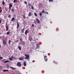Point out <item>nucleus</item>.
Here are the masks:
<instances>
[{
  "instance_id": "nucleus-1",
  "label": "nucleus",
  "mask_w": 74,
  "mask_h": 74,
  "mask_svg": "<svg viewBox=\"0 0 74 74\" xmlns=\"http://www.w3.org/2000/svg\"><path fill=\"white\" fill-rule=\"evenodd\" d=\"M25 56H26V58H25V59H27L28 61L30 60V58H29V55H27V54H25Z\"/></svg>"
},
{
  "instance_id": "nucleus-2",
  "label": "nucleus",
  "mask_w": 74,
  "mask_h": 74,
  "mask_svg": "<svg viewBox=\"0 0 74 74\" xmlns=\"http://www.w3.org/2000/svg\"><path fill=\"white\" fill-rule=\"evenodd\" d=\"M17 66L18 67H21V64L20 62H18L17 64Z\"/></svg>"
},
{
  "instance_id": "nucleus-3",
  "label": "nucleus",
  "mask_w": 74,
  "mask_h": 74,
  "mask_svg": "<svg viewBox=\"0 0 74 74\" xmlns=\"http://www.w3.org/2000/svg\"><path fill=\"white\" fill-rule=\"evenodd\" d=\"M36 20L38 24L40 23V21H39V20L38 18H36Z\"/></svg>"
},
{
  "instance_id": "nucleus-4",
  "label": "nucleus",
  "mask_w": 74,
  "mask_h": 74,
  "mask_svg": "<svg viewBox=\"0 0 74 74\" xmlns=\"http://www.w3.org/2000/svg\"><path fill=\"white\" fill-rule=\"evenodd\" d=\"M44 58L45 61L47 62V60H48V59H47V56H45Z\"/></svg>"
},
{
  "instance_id": "nucleus-5",
  "label": "nucleus",
  "mask_w": 74,
  "mask_h": 74,
  "mask_svg": "<svg viewBox=\"0 0 74 74\" xmlns=\"http://www.w3.org/2000/svg\"><path fill=\"white\" fill-rule=\"evenodd\" d=\"M29 40L30 41L32 40V36H30L29 37Z\"/></svg>"
},
{
  "instance_id": "nucleus-6",
  "label": "nucleus",
  "mask_w": 74,
  "mask_h": 74,
  "mask_svg": "<svg viewBox=\"0 0 74 74\" xmlns=\"http://www.w3.org/2000/svg\"><path fill=\"white\" fill-rule=\"evenodd\" d=\"M17 29H18V28H19V23H18V22H17Z\"/></svg>"
},
{
  "instance_id": "nucleus-7",
  "label": "nucleus",
  "mask_w": 74,
  "mask_h": 74,
  "mask_svg": "<svg viewBox=\"0 0 74 74\" xmlns=\"http://www.w3.org/2000/svg\"><path fill=\"white\" fill-rule=\"evenodd\" d=\"M8 62H10V61L7 60H5L3 62L4 63H8Z\"/></svg>"
},
{
  "instance_id": "nucleus-8",
  "label": "nucleus",
  "mask_w": 74,
  "mask_h": 74,
  "mask_svg": "<svg viewBox=\"0 0 74 74\" xmlns=\"http://www.w3.org/2000/svg\"><path fill=\"white\" fill-rule=\"evenodd\" d=\"M36 47H37L36 48V49H37V48H39V45H38V44H36Z\"/></svg>"
},
{
  "instance_id": "nucleus-9",
  "label": "nucleus",
  "mask_w": 74,
  "mask_h": 74,
  "mask_svg": "<svg viewBox=\"0 0 74 74\" xmlns=\"http://www.w3.org/2000/svg\"><path fill=\"white\" fill-rule=\"evenodd\" d=\"M9 70H8L4 69L2 71L3 72H5V71H8Z\"/></svg>"
},
{
  "instance_id": "nucleus-10",
  "label": "nucleus",
  "mask_w": 74,
  "mask_h": 74,
  "mask_svg": "<svg viewBox=\"0 0 74 74\" xmlns=\"http://www.w3.org/2000/svg\"><path fill=\"white\" fill-rule=\"evenodd\" d=\"M9 7L11 8L12 7V5L11 3H10L9 4Z\"/></svg>"
},
{
  "instance_id": "nucleus-11",
  "label": "nucleus",
  "mask_w": 74,
  "mask_h": 74,
  "mask_svg": "<svg viewBox=\"0 0 74 74\" xmlns=\"http://www.w3.org/2000/svg\"><path fill=\"white\" fill-rule=\"evenodd\" d=\"M27 32H28V30H26L25 32V34L26 35L27 34Z\"/></svg>"
},
{
  "instance_id": "nucleus-12",
  "label": "nucleus",
  "mask_w": 74,
  "mask_h": 74,
  "mask_svg": "<svg viewBox=\"0 0 74 74\" xmlns=\"http://www.w3.org/2000/svg\"><path fill=\"white\" fill-rule=\"evenodd\" d=\"M26 62H24V66H26Z\"/></svg>"
},
{
  "instance_id": "nucleus-13",
  "label": "nucleus",
  "mask_w": 74,
  "mask_h": 74,
  "mask_svg": "<svg viewBox=\"0 0 74 74\" xmlns=\"http://www.w3.org/2000/svg\"><path fill=\"white\" fill-rule=\"evenodd\" d=\"M3 45H6V42H5V41H4V40H3Z\"/></svg>"
},
{
  "instance_id": "nucleus-14",
  "label": "nucleus",
  "mask_w": 74,
  "mask_h": 74,
  "mask_svg": "<svg viewBox=\"0 0 74 74\" xmlns=\"http://www.w3.org/2000/svg\"><path fill=\"white\" fill-rule=\"evenodd\" d=\"M28 16H32L31 13L30 12H29V14H28Z\"/></svg>"
},
{
  "instance_id": "nucleus-15",
  "label": "nucleus",
  "mask_w": 74,
  "mask_h": 74,
  "mask_svg": "<svg viewBox=\"0 0 74 74\" xmlns=\"http://www.w3.org/2000/svg\"><path fill=\"white\" fill-rule=\"evenodd\" d=\"M24 59L23 58H19V60H22Z\"/></svg>"
},
{
  "instance_id": "nucleus-16",
  "label": "nucleus",
  "mask_w": 74,
  "mask_h": 74,
  "mask_svg": "<svg viewBox=\"0 0 74 74\" xmlns=\"http://www.w3.org/2000/svg\"><path fill=\"white\" fill-rule=\"evenodd\" d=\"M25 30V28H23L21 30L22 33H24V31Z\"/></svg>"
},
{
  "instance_id": "nucleus-17",
  "label": "nucleus",
  "mask_w": 74,
  "mask_h": 74,
  "mask_svg": "<svg viewBox=\"0 0 74 74\" xmlns=\"http://www.w3.org/2000/svg\"><path fill=\"white\" fill-rule=\"evenodd\" d=\"M18 49L19 50H20V51L22 50V49H21V47L20 46H18Z\"/></svg>"
},
{
  "instance_id": "nucleus-18",
  "label": "nucleus",
  "mask_w": 74,
  "mask_h": 74,
  "mask_svg": "<svg viewBox=\"0 0 74 74\" xmlns=\"http://www.w3.org/2000/svg\"><path fill=\"white\" fill-rule=\"evenodd\" d=\"M39 16H42V12H41L39 14Z\"/></svg>"
},
{
  "instance_id": "nucleus-19",
  "label": "nucleus",
  "mask_w": 74,
  "mask_h": 74,
  "mask_svg": "<svg viewBox=\"0 0 74 74\" xmlns=\"http://www.w3.org/2000/svg\"><path fill=\"white\" fill-rule=\"evenodd\" d=\"M14 20V17H13L11 19L12 21H13Z\"/></svg>"
},
{
  "instance_id": "nucleus-20",
  "label": "nucleus",
  "mask_w": 74,
  "mask_h": 74,
  "mask_svg": "<svg viewBox=\"0 0 74 74\" xmlns=\"http://www.w3.org/2000/svg\"><path fill=\"white\" fill-rule=\"evenodd\" d=\"M11 11L12 12H14V9L12 8L11 10Z\"/></svg>"
},
{
  "instance_id": "nucleus-21",
  "label": "nucleus",
  "mask_w": 74,
  "mask_h": 74,
  "mask_svg": "<svg viewBox=\"0 0 74 74\" xmlns=\"http://www.w3.org/2000/svg\"><path fill=\"white\" fill-rule=\"evenodd\" d=\"M34 14L35 16H37V14H36V13H34Z\"/></svg>"
},
{
  "instance_id": "nucleus-22",
  "label": "nucleus",
  "mask_w": 74,
  "mask_h": 74,
  "mask_svg": "<svg viewBox=\"0 0 74 74\" xmlns=\"http://www.w3.org/2000/svg\"><path fill=\"white\" fill-rule=\"evenodd\" d=\"M2 3H3V5H4V4H5V3H4V1H2Z\"/></svg>"
},
{
  "instance_id": "nucleus-23",
  "label": "nucleus",
  "mask_w": 74,
  "mask_h": 74,
  "mask_svg": "<svg viewBox=\"0 0 74 74\" xmlns=\"http://www.w3.org/2000/svg\"><path fill=\"white\" fill-rule=\"evenodd\" d=\"M20 41H22V38H20Z\"/></svg>"
},
{
  "instance_id": "nucleus-24",
  "label": "nucleus",
  "mask_w": 74,
  "mask_h": 74,
  "mask_svg": "<svg viewBox=\"0 0 74 74\" xmlns=\"http://www.w3.org/2000/svg\"><path fill=\"white\" fill-rule=\"evenodd\" d=\"M6 34H8V35H9V34H10V32H7Z\"/></svg>"
},
{
  "instance_id": "nucleus-25",
  "label": "nucleus",
  "mask_w": 74,
  "mask_h": 74,
  "mask_svg": "<svg viewBox=\"0 0 74 74\" xmlns=\"http://www.w3.org/2000/svg\"><path fill=\"white\" fill-rule=\"evenodd\" d=\"M23 18H24V19H25V18H26V16L25 15H24L23 16Z\"/></svg>"
},
{
  "instance_id": "nucleus-26",
  "label": "nucleus",
  "mask_w": 74,
  "mask_h": 74,
  "mask_svg": "<svg viewBox=\"0 0 74 74\" xmlns=\"http://www.w3.org/2000/svg\"><path fill=\"white\" fill-rule=\"evenodd\" d=\"M9 59L11 61L12 60V59L11 58H9Z\"/></svg>"
},
{
  "instance_id": "nucleus-27",
  "label": "nucleus",
  "mask_w": 74,
  "mask_h": 74,
  "mask_svg": "<svg viewBox=\"0 0 74 74\" xmlns=\"http://www.w3.org/2000/svg\"><path fill=\"white\" fill-rule=\"evenodd\" d=\"M16 0H14L13 2H14V3H16Z\"/></svg>"
},
{
  "instance_id": "nucleus-28",
  "label": "nucleus",
  "mask_w": 74,
  "mask_h": 74,
  "mask_svg": "<svg viewBox=\"0 0 74 74\" xmlns=\"http://www.w3.org/2000/svg\"><path fill=\"white\" fill-rule=\"evenodd\" d=\"M31 8H32V10H34V7H33V6H31Z\"/></svg>"
},
{
  "instance_id": "nucleus-29",
  "label": "nucleus",
  "mask_w": 74,
  "mask_h": 74,
  "mask_svg": "<svg viewBox=\"0 0 74 74\" xmlns=\"http://www.w3.org/2000/svg\"><path fill=\"white\" fill-rule=\"evenodd\" d=\"M11 41L10 40H9V44H10V43H11Z\"/></svg>"
},
{
  "instance_id": "nucleus-30",
  "label": "nucleus",
  "mask_w": 74,
  "mask_h": 74,
  "mask_svg": "<svg viewBox=\"0 0 74 74\" xmlns=\"http://www.w3.org/2000/svg\"><path fill=\"white\" fill-rule=\"evenodd\" d=\"M6 31H7L8 30V27H6Z\"/></svg>"
},
{
  "instance_id": "nucleus-31",
  "label": "nucleus",
  "mask_w": 74,
  "mask_h": 74,
  "mask_svg": "<svg viewBox=\"0 0 74 74\" xmlns=\"http://www.w3.org/2000/svg\"><path fill=\"white\" fill-rule=\"evenodd\" d=\"M49 0V2H52V1H53L52 0Z\"/></svg>"
},
{
  "instance_id": "nucleus-32",
  "label": "nucleus",
  "mask_w": 74,
  "mask_h": 74,
  "mask_svg": "<svg viewBox=\"0 0 74 74\" xmlns=\"http://www.w3.org/2000/svg\"><path fill=\"white\" fill-rule=\"evenodd\" d=\"M3 58L2 57H0V59H3Z\"/></svg>"
},
{
  "instance_id": "nucleus-33",
  "label": "nucleus",
  "mask_w": 74,
  "mask_h": 74,
  "mask_svg": "<svg viewBox=\"0 0 74 74\" xmlns=\"http://www.w3.org/2000/svg\"><path fill=\"white\" fill-rule=\"evenodd\" d=\"M55 62V61H53V63H55V64H57L58 63H56V62Z\"/></svg>"
},
{
  "instance_id": "nucleus-34",
  "label": "nucleus",
  "mask_w": 74,
  "mask_h": 74,
  "mask_svg": "<svg viewBox=\"0 0 74 74\" xmlns=\"http://www.w3.org/2000/svg\"><path fill=\"white\" fill-rule=\"evenodd\" d=\"M28 5L29 6H32V5L30 3L28 4Z\"/></svg>"
},
{
  "instance_id": "nucleus-35",
  "label": "nucleus",
  "mask_w": 74,
  "mask_h": 74,
  "mask_svg": "<svg viewBox=\"0 0 74 74\" xmlns=\"http://www.w3.org/2000/svg\"><path fill=\"white\" fill-rule=\"evenodd\" d=\"M11 17V15L9 14L8 15V17L9 18H10Z\"/></svg>"
},
{
  "instance_id": "nucleus-36",
  "label": "nucleus",
  "mask_w": 74,
  "mask_h": 74,
  "mask_svg": "<svg viewBox=\"0 0 74 74\" xmlns=\"http://www.w3.org/2000/svg\"><path fill=\"white\" fill-rule=\"evenodd\" d=\"M25 4H27V2H26V1H25L24 2V4H25Z\"/></svg>"
},
{
  "instance_id": "nucleus-37",
  "label": "nucleus",
  "mask_w": 74,
  "mask_h": 74,
  "mask_svg": "<svg viewBox=\"0 0 74 74\" xmlns=\"http://www.w3.org/2000/svg\"><path fill=\"white\" fill-rule=\"evenodd\" d=\"M1 12H2V9H1L0 10V13H1Z\"/></svg>"
},
{
  "instance_id": "nucleus-38",
  "label": "nucleus",
  "mask_w": 74,
  "mask_h": 74,
  "mask_svg": "<svg viewBox=\"0 0 74 74\" xmlns=\"http://www.w3.org/2000/svg\"><path fill=\"white\" fill-rule=\"evenodd\" d=\"M18 41H19V40H17L16 41H15V42H18Z\"/></svg>"
},
{
  "instance_id": "nucleus-39",
  "label": "nucleus",
  "mask_w": 74,
  "mask_h": 74,
  "mask_svg": "<svg viewBox=\"0 0 74 74\" xmlns=\"http://www.w3.org/2000/svg\"><path fill=\"white\" fill-rule=\"evenodd\" d=\"M1 23V20H0V24Z\"/></svg>"
},
{
  "instance_id": "nucleus-40",
  "label": "nucleus",
  "mask_w": 74,
  "mask_h": 74,
  "mask_svg": "<svg viewBox=\"0 0 74 74\" xmlns=\"http://www.w3.org/2000/svg\"><path fill=\"white\" fill-rule=\"evenodd\" d=\"M34 25H33V24L32 25V27H33V26H34Z\"/></svg>"
},
{
  "instance_id": "nucleus-41",
  "label": "nucleus",
  "mask_w": 74,
  "mask_h": 74,
  "mask_svg": "<svg viewBox=\"0 0 74 74\" xmlns=\"http://www.w3.org/2000/svg\"><path fill=\"white\" fill-rule=\"evenodd\" d=\"M10 67L11 68V69H14V67H12L11 66H10Z\"/></svg>"
},
{
  "instance_id": "nucleus-42",
  "label": "nucleus",
  "mask_w": 74,
  "mask_h": 74,
  "mask_svg": "<svg viewBox=\"0 0 74 74\" xmlns=\"http://www.w3.org/2000/svg\"><path fill=\"white\" fill-rule=\"evenodd\" d=\"M45 13H46V14H48V13L47 12H45Z\"/></svg>"
},
{
  "instance_id": "nucleus-43",
  "label": "nucleus",
  "mask_w": 74,
  "mask_h": 74,
  "mask_svg": "<svg viewBox=\"0 0 74 74\" xmlns=\"http://www.w3.org/2000/svg\"><path fill=\"white\" fill-rule=\"evenodd\" d=\"M44 12V10H43L42 11V12L43 13H44V12Z\"/></svg>"
},
{
  "instance_id": "nucleus-44",
  "label": "nucleus",
  "mask_w": 74,
  "mask_h": 74,
  "mask_svg": "<svg viewBox=\"0 0 74 74\" xmlns=\"http://www.w3.org/2000/svg\"><path fill=\"white\" fill-rule=\"evenodd\" d=\"M9 8H10V10H11V8L10 7H9Z\"/></svg>"
},
{
  "instance_id": "nucleus-45",
  "label": "nucleus",
  "mask_w": 74,
  "mask_h": 74,
  "mask_svg": "<svg viewBox=\"0 0 74 74\" xmlns=\"http://www.w3.org/2000/svg\"><path fill=\"white\" fill-rule=\"evenodd\" d=\"M5 60V59L3 60H2V62H3V61H4V60Z\"/></svg>"
},
{
  "instance_id": "nucleus-46",
  "label": "nucleus",
  "mask_w": 74,
  "mask_h": 74,
  "mask_svg": "<svg viewBox=\"0 0 74 74\" xmlns=\"http://www.w3.org/2000/svg\"><path fill=\"white\" fill-rule=\"evenodd\" d=\"M7 66L8 67H9V65H8V64H7Z\"/></svg>"
},
{
  "instance_id": "nucleus-47",
  "label": "nucleus",
  "mask_w": 74,
  "mask_h": 74,
  "mask_svg": "<svg viewBox=\"0 0 74 74\" xmlns=\"http://www.w3.org/2000/svg\"><path fill=\"white\" fill-rule=\"evenodd\" d=\"M11 57L12 58H14L12 56Z\"/></svg>"
},
{
  "instance_id": "nucleus-48",
  "label": "nucleus",
  "mask_w": 74,
  "mask_h": 74,
  "mask_svg": "<svg viewBox=\"0 0 74 74\" xmlns=\"http://www.w3.org/2000/svg\"><path fill=\"white\" fill-rule=\"evenodd\" d=\"M13 59H15V58H13Z\"/></svg>"
},
{
  "instance_id": "nucleus-49",
  "label": "nucleus",
  "mask_w": 74,
  "mask_h": 74,
  "mask_svg": "<svg viewBox=\"0 0 74 74\" xmlns=\"http://www.w3.org/2000/svg\"><path fill=\"white\" fill-rule=\"evenodd\" d=\"M35 24H36V23H35Z\"/></svg>"
},
{
  "instance_id": "nucleus-50",
  "label": "nucleus",
  "mask_w": 74,
  "mask_h": 74,
  "mask_svg": "<svg viewBox=\"0 0 74 74\" xmlns=\"http://www.w3.org/2000/svg\"><path fill=\"white\" fill-rule=\"evenodd\" d=\"M0 38H1V36H0Z\"/></svg>"
},
{
  "instance_id": "nucleus-51",
  "label": "nucleus",
  "mask_w": 74,
  "mask_h": 74,
  "mask_svg": "<svg viewBox=\"0 0 74 74\" xmlns=\"http://www.w3.org/2000/svg\"><path fill=\"white\" fill-rule=\"evenodd\" d=\"M1 47L0 46V48Z\"/></svg>"
}]
</instances>
